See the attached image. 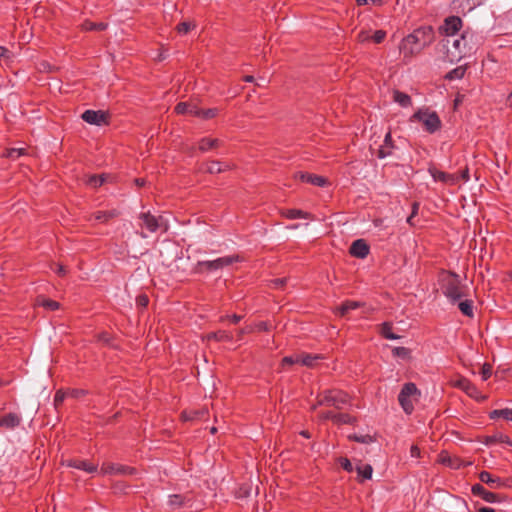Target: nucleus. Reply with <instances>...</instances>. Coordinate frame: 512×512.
Here are the masks:
<instances>
[{"label": "nucleus", "instance_id": "nucleus-1", "mask_svg": "<svg viewBox=\"0 0 512 512\" xmlns=\"http://www.w3.org/2000/svg\"><path fill=\"white\" fill-rule=\"evenodd\" d=\"M481 44V36L465 30L458 38H444L439 44V49L443 53V62L452 64L475 53Z\"/></svg>", "mask_w": 512, "mask_h": 512}, {"label": "nucleus", "instance_id": "nucleus-2", "mask_svg": "<svg viewBox=\"0 0 512 512\" xmlns=\"http://www.w3.org/2000/svg\"><path fill=\"white\" fill-rule=\"evenodd\" d=\"M435 32L432 26H421L402 39L399 45L400 53L405 61L411 60L423 49L432 44Z\"/></svg>", "mask_w": 512, "mask_h": 512}, {"label": "nucleus", "instance_id": "nucleus-3", "mask_svg": "<svg viewBox=\"0 0 512 512\" xmlns=\"http://www.w3.org/2000/svg\"><path fill=\"white\" fill-rule=\"evenodd\" d=\"M440 285L442 293L453 304L465 296L464 286L461 284L460 277L454 272L443 271L440 275Z\"/></svg>", "mask_w": 512, "mask_h": 512}, {"label": "nucleus", "instance_id": "nucleus-4", "mask_svg": "<svg viewBox=\"0 0 512 512\" xmlns=\"http://www.w3.org/2000/svg\"><path fill=\"white\" fill-rule=\"evenodd\" d=\"M350 401L351 398L346 392L337 389H328L318 394L317 403L313 405L312 409H316L318 406H328L340 410L346 405H349Z\"/></svg>", "mask_w": 512, "mask_h": 512}, {"label": "nucleus", "instance_id": "nucleus-5", "mask_svg": "<svg viewBox=\"0 0 512 512\" xmlns=\"http://www.w3.org/2000/svg\"><path fill=\"white\" fill-rule=\"evenodd\" d=\"M421 397V391L413 382L405 383L398 395V402L403 411L410 415L414 411L413 400L418 401Z\"/></svg>", "mask_w": 512, "mask_h": 512}, {"label": "nucleus", "instance_id": "nucleus-6", "mask_svg": "<svg viewBox=\"0 0 512 512\" xmlns=\"http://www.w3.org/2000/svg\"><path fill=\"white\" fill-rule=\"evenodd\" d=\"M240 260L238 255H229L219 257L215 260L198 261L194 270L196 273L213 272L219 269H223L229 265Z\"/></svg>", "mask_w": 512, "mask_h": 512}, {"label": "nucleus", "instance_id": "nucleus-7", "mask_svg": "<svg viewBox=\"0 0 512 512\" xmlns=\"http://www.w3.org/2000/svg\"><path fill=\"white\" fill-rule=\"evenodd\" d=\"M412 119L421 122L425 131L430 134L435 133L441 128V120L438 114L429 109H419L413 114Z\"/></svg>", "mask_w": 512, "mask_h": 512}, {"label": "nucleus", "instance_id": "nucleus-8", "mask_svg": "<svg viewBox=\"0 0 512 512\" xmlns=\"http://www.w3.org/2000/svg\"><path fill=\"white\" fill-rule=\"evenodd\" d=\"M81 118L88 124L103 126L109 124L108 112L102 110H86L83 112Z\"/></svg>", "mask_w": 512, "mask_h": 512}, {"label": "nucleus", "instance_id": "nucleus-9", "mask_svg": "<svg viewBox=\"0 0 512 512\" xmlns=\"http://www.w3.org/2000/svg\"><path fill=\"white\" fill-rule=\"evenodd\" d=\"M100 473L103 475H133L136 473V469L122 464L104 463Z\"/></svg>", "mask_w": 512, "mask_h": 512}, {"label": "nucleus", "instance_id": "nucleus-10", "mask_svg": "<svg viewBox=\"0 0 512 512\" xmlns=\"http://www.w3.org/2000/svg\"><path fill=\"white\" fill-rule=\"evenodd\" d=\"M471 493L474 496L480 497L484 501L488 503H496L500 501V495L490 492L485 487L479 483L472 485Z\"/></svg>", "mask_w": 512, "mask_h": 512}, {"label": "nucleus", "instance_id": "nucleus-11", "mask_svg": "<svg viewBox=\"0 0 512 512\" xmlns=\"http://www.w3.org/2000/svg\"><path fill=\"white\" fill-rule=\"evenodd\" d=\"M462 28V20L458 16H450L445 19L443 31L446 35L445 38H454L456 33Z\"/></svg>", "mask_w": 512, "mask_h": 512}, {"label": "nucleus", "instance_id": "nucleus-12", "mask_svg": "<svg viewBox=\"0 0 512 512\" xmlns=\"http://www.w3.org/2000/svg\"><path fill=\"white\" fill-rule=\"evenodd\" d=\"M479 480L482 483L488 485L491 489H500L502 487H506V481L501 479L500 477L492 475L488 471H481L478 475Z\"/></svg>", "mask_w": 512, "mask_h": 512}, {"label": "nucleus", "instance_id": "nucleus-13", "mask_svg": "<svg viewBox=\"0 0 512 512\" xmlns=\"http://www.w3.org/2000/svg\"><path fill=\"white\" fill-rule=\"evenodd\" d=\"M370 252V247L364 239L355 240L349 249V253L356 258L364 259Z\"/></svg>", "mask_w": 512, "mask_h": 512}, {"label": "nucleus", "instance_id": "nucleus-14", "mask_svg": "<svg viewBox=\"0 0 512 512\" xmlns=\"http://www.w3.org/2000/svg\"><path fill=\"white\" fill-rule=\"evenodd\" d=\"M64 464L68 467H72L75 469L83 470L87 473H94L98 470V465L94 464L90 461L83 459H69L64 462Z\"/></svg>", "mask_w": 512, "mask_h": 512}, {"label": "nucleus", "instance_id": "nucleus-15", "mask_svg": "<svg viewBox=\"0 0 512 512\" xmlns=\"http://www.w3.org/2000/svg\"><path fill=\"white\" fill-rule=\"evenodd\" d=\"M296 177L301 182L309 183V184L317 186V187H324L328 184L327 178L320 176V175L311 174L308 172H299V173H297Z\"/></svg>", "mask_w": 512, "mask_h": 512}, {"label": "nucleus", "instance_id": "nucleus-16", "mask_svg": "<svg viewBox=\"0 0 512 512\" xmlns=\"http://www.w3.org/2000/svg\"><path fill=\"white\" fill-rule=\"evenodd\" d=\"M439 461L443 465H446L452 469H459L461 467L471 465V462H464L461 458L457 456H451L447 452H442L440 454Z\"/></svg>", "mask_w": 512, "mask_h": 512}, {"label": "nucleus", "instance_id": "nucleus-17", "mask_svg": "<svg viewBox=\"0 0 512 512\" xmlns=\"http://www.w3.org/2000/svg\"><path fill=\"white\" fill-rule=\"evenodd\" d=\"M395 148L396 146L392 139L391 131H388L385 134L383 144L379 147L377 151V157L380 159H384L388 156H391Z\"/></svg>", "mask_w": 512, "mask_h": 512}, {"label": "nucleus", "instance_id": "nucleus-18", "mask_svg": "<svg viewBox=\"0 0 512 512\" xmlns=\"http://www.w3.org/2000/svg\"><path fill=\"white\" fill-rule=\"evenodd\" d=\"M140 219L142 220L146 229L151 233L156 232L161 226L162 217H156L150 212L141 213Z\"/></svg>", "mask_w": 512, "mask_h": 512}, {"label": "nucleus", "instance_id": "nucleus-19", "mask_svg": "<svg viewBox=\"0 0 512 512\" xmlns=\"http://www.w3.org/2000/svg\"><path fill=\"white\" fill-rule=\"evenodd\" d=\"M119 214L120 213H119V211L117 209H112V210H108V211H96V212L92 213L88 217V221H90V222L95 221V222H99V223H107L111 219L116 218L117 216H119Z\"/></svg>", "mask_w": 512, "mask_h": 512}, {"label": "nucleus", "instance_id": "nucleus-20", "mask_svg": "<svg viewBox=\"0 0 512 512\" xmlns=\"http://www.w3.org/2000/svg\"><path fill=\"white\" fill-rule=\"evenodd\" d=\"M205 171L210 174H219L232 169L228 163H223L217 160L209 161L205 164Z\"/></svg>", "mask_w": 512, "mask_h": 512}, {"label": "nucleus", "instance_id": "nucleus-21", "mask_svg": "<svg viewBox=\"0 0 512 512\" xmlns=\"http://www.w3.org/2000/svg\"><path fill=\"white\" fill-rule=\"evenodd\" d=\"M429 173L435 181H440L442 183L454 184L457 180L455 175L440 171L436 168H429Z\"/></svg>", "mask_w": 512, "mask_h": 512}, {"label": "nucleus", "instance_id": "nucleus-22", "mask_svg": "<svg viewBox=\"0 0 512 512\" xmlns=\"http://www.w3.org/2000/svg\"><path fill=\"white\" fill-rule=\"evenodd\" d=\"M182 418L185 421L205 420L208 418V410L206 408H201L198 410L183 411Z\"/></svg>", "mask_w": 512, "mask_h": 512}, {"label": "nucleus", "instance_id": "nucleus-23", "mask_svg": "<svg viewBox=\"0 0 512 512\" xmlns=\"http://www.w3.org/2000/svg\"><path fill=\"white\" fill-rule=\"evenodd\" d=\"M21 418L15 413H8L0 417V427L13 429L20 425Z\"/></svg>", "mask_w": 512, "mask_h": 512}, {"label": "nucleus", "instance_id": "nucleus-24", "mask_svg": "<svg viewBox=\"0 0 512 512\" xmlns=\"http://www.w3.org/2000/svg\"><path fill=\"white\" fill-rule=\"evenodd\" d=\"M221 141L217 138L204 137L200 139L198 148L201 152H207L221 145Z\"/></svg>", "mask_w": 512, "mask_h": 512}, {"label": "nucleus", "instance_id": "nucleus-25", "mask_svg": "<svg viewBox=\"0 0 512 512\" xmlns=\"http://www.w3.org/2000/svg\"><path fill=\"white\" fill-rule=\"evenodd\" d=\"M281 215L287 219H311V214L300 209H285Z\"/></svg>", "mask_w": 512, "mask_h": 512}, {"label": "nucleus", "instance_id": "nucleus-26", "mask_svg": "<svg viewBox=\"0 0 512 512\" xmlns=\"http://www.w3.org/2000/svg\"><path fill=\"white\" fill-rule=\"evenodd\" d=\"M206 338L207 340H215L218 342H229L233 340L232 334L226 330H219L208 333Z\"/></svg>", "mask_w": 512, "mask_h": 512}, {"label": "nucleus", "instance_id": "nucleus-27", "mask_svg": "<svg viewBox=\"0 0 512 512\" xmlns=\"http://www.w3.org/2000/svg\"><path fill=\"white\" fill-rule=\"evenodd\" d=\"M362 304L358 301L347 300L337 309V314L341 317L346 316L350 311L361 307Z\"/></svg>", "mask_w": 512, "mask_h": 512}, {"label": "nucleus", "instance_id": "nucleus-28", "mask_svg": "<svg viewBox=\"0 0 512 512\" xmlns=\"http://www.w3.org/2000/svg\"><path fill=\"white\" fill-rule=\"evenodd\" d=\"M174 111L180 115L189 114L195 116V111L199 112V108L197 106L190 105L186 102H179L175 106Z\"/></svg>", "mask_w": 512, "mask_h": 512}, {"label": "nucleus", "instance_id": "nucleus-29", "mask_svg": "<svg viewBox=\"0 0 512 512\" xmlns=\"http://www.w3.org/2000/svg\"><path fill=\"white\" fill-rule=\"evenodd\" d=\"M393 100L398 103L401 107H410L412 105V99L411 97L399 90H395L393 92Z\"/></svg>", "mask_w": 512, "mask_h": 512}, {"label": "nucleus", "instance_id": "nucleus-30", "mask_svg": "<svg viewBox=\"0 0 512 512\" xmlns=\"http://www.w3.org/2000/svg\"><path fill=\"white\" fill-rule=\"evenodd\" d=\"M356 471L358 474V477L360 478L359 481L363 482L364 480H369L372 477L373 468L370 464H360L357 465Z\"/></svg>", "mask_w": 512, "mask_h": 512}, {"label": "nucleus", "instance_id": "nucleus-31", "mask_svg": "<svg viewBox=\"0 0 512 512\" xmlns=\"http://www.w3.org/2000/svg\"><path fill=\"white\" fill-rule=\"evenodd\" d=\"M108 27L107 23L104 22H92L90 20H85L81 24V29L84 31H103Z\"/></svg>", "mask_w": 512, "mask_h": 512}, {"label": "nucleus", "instance_id": "nucleus-32", "mask_svg": "<svg viewBox=\"0 0 512 512\" xmlns=\"http://www.w3.org/2000/svg\"><path fill=\"white\" fill-rule=\"evenodd\" d=\"M36 303L49 311H55L60 307L59 302L41 296L37 298Z\"/></svg>", "mask_w": 512, "mask_h": 512}, {"label": "nucleus", "instance_id": "nucleus-33", "mask_svg": "<svg viewBox=\"0 0 512 512\" xmlns=\"http://www.w3.org/2000/svg\"><path fill=\"white\" fill-rule=\"evenodd\" d=\"M457 385L471 397H474L478 392L476 386L465 378L460 379Z\"/></svg>", "mask_w": 512, "mask_h": 512}, {"label": "nucleus", "instance_id": "nucleus-34", "mask_svg": "<svg viewBox=\"0 0 512 512\" xmlns=\"http://www.w3.org/2000/svg\"><path fill=\"white\" fill-rule=\"evenodd\" d=\"M491 419L503 418L505 420L512 421V409H496L489 413Z\"/></svg>", "mask_w": 512, "mask_h": 512}, {"label": "nucleus", "instance_id": "nucleus-35", "mask_svg": "<svg viewBox=\"0 0 512 512\" xmlns=\"http://www.w3.org/2000/svg\"><path fill=\"white\" fill-rule=\"evenodd\" d=\"M458 308L462 312L463 315H465L469 318H473L474 308H473L472 300H464V301L459 302Z\"/></svg>", "mask_w": 512, "mask_h": 512}, {"label": "nucleus", "instance_id": "nucleus-36", "mask_svg": "<svg viewBox=\"0 0 512 512\" xmlns=\"http://www.w3.org/2000/svg\"><path fill=\"white\" fill-rule=\"evenodd\" d=\"M357 422L356 417L348 414V413H336L335 424H351L354 425Z\"/></svg>", "mask_w": 512, "mask_h": 512}, {"label": "nucleus", "instance_id": "nucleus-37", "mask_svg": "<svg viewBox=\"0 0 512 512\" xmlns=\"http://www.w3.org/2000/svg\"><path fill=\"white\" fill-rule=\"evenodd\" d=\"M465 72H466V67L465 66H458L454 69H452L451 71H449L445 78L447 80H456V79H462L465 75Z\"/></svg>", "mask_w": 512, "mask_h": 512}, {"label": "nucleus", "instance_id": "nucleus-38", "mask_svg": "<svg viewBox=\"0 0 512 512\" xmlns=\"http://www.w3.org/2000/svg\"><path fill=\"white\" fill-rule=\"evenodd\" d=\"M105 182L104 175H89L85 180L86 185L92 188H98Z\"/></svg>", "mask_w": 512, "mask_h": 512}, {"label": "nucleus", "instance_id": "nucleus-39", "mask_svg": "<svg viewBox=\"0 0 512 512\" xmlns=\"http://www.w3.org/2000/svg\"><path fill=\"white\" fill-rule=\"evenodd\" d=\"M381 335L385 339L396 340L399 339V335H396L392 332V324L389 322H384L381 326Z\"/></svg>", "mask_w": 512, "mask_h": 512}, {"label": "nucleus", "instance_id": "nucleus-40", "mask_svg": "<svg viewBox=\"0 0 512 512\" xmlns=\"http://www.w3.org/2000/svg\"><path fill=\"white\" fill-rule=\"evenodd\" d=\"M348 439L355 441V442L363 443V444H370V443L375 442V438L369 434L363 435V434L355 433V434L349 435Z\"/></svg>", "mask_w": 512, "mask_h": 512}, {"label": "nucleus", "instance_id": "nucleus-41", "mask_svg": "<svg viewBox=\"0 0 512 512\" xmlns=\"http://www.w3.org/2000/svg\"><path fill=\"white\" fill-rule=\"evenodd\" d=\"M184 504V497L178 494H173L168 497V505L172 510L182 507Z\"/></svg>", "mask_w": 512, "mask_h": 512}, {"label": "nucleus", "instance_id": "nucleus-42", "mask_svg": "<svg viewBox=\"0 0 512 512\" xmlns=\"http://www.w3.org/2000/svg\"><path fill=\"white\" fill-rule=\"evenodd\" d=\"M218 109L217 108H209V109H201L199 108V112L195 111V116L203 119H211L217 116Z\"/></svg>", "mask_w": 512, "mask_h": 512}, {"label": "nucleus", "instance_id": "nucleus-43", "mask_svg": "<svg viewBox=\"0 0 512 512\" xmlns=\"http://www.w3.org/2000/svg\"><path fill=\"white\" fill-rule=\"evenodd\" d=\"M23 154H24L23 148H9V149H5L4 152L0 156L5 157V158H10V159H17Z\"/></svg>", "mask_w": 512, "mask_h": 512}, {"label": "nucleus", "instance_id": "nucleus-44", "mask_svg": "<svg viewBox=\"0 0 512 512\" xmlns=\"http://www.w3.org/2000/svg\"><path fill=\"white\" fill-rule=\"evenodd\" d=\"M320 357L318 355H311V354H301V365L307 366V367H314L316 361Z\"/></svg>", "mask_w": 512, "mask_h": 512}, {"label": "nucleus", "instance_id": "nucleus-45", "mask_svg": "<svg viewBox=\"0 0 512 512\" xmlns=\"http://www.w3.org/2000/svg\"><path fill=\"white\" fill-rule=\"evenodd\" d=\"M97 341L107 346L114 347L113 336L108 332H101L97 334Z\"/></svg>", "mask_w": 512, "mask_h": 512}, {"label": "nucleus", "instance_id": "nucleus-46", "mask_svg": "<svg viewBox=\"0 0 512 512\" xmlns=\"http://www.w3.org/2000/svg\"><path fill=\"white\" fill-rule=\"evenodd\" d=\"M195 25L192 22L184 21L176 26V30L181 35H186Z\"/></svg>", "mask_w": 512, "mask_h": 512}, {"label": "nucleus", "instance_id": "nucleus-47", "mask_svg": "<svg viewBox=\"0 0 512 512\" xmlns=\"http://www.w3.org/2000/svg\"><path fill=\"white\" fill-rule=\"evenodd\" d=\"M392 354L395 357L407 359L410 357V350L406 347H395L392 350Z\"/></svg>", "mask_w": 512, "mask_h": 512}, {"label": "nucleus", "instance_id": "nucleus-48", "mask_svg": "<svg viewBox=\"0 0 512 512\" xmlns=\"http://www.w3.org/2000/svg\"><path fill=\"white\" fill-rule=\"evenodd\" d=\"M282 366L293 365V364H301V354L300 355H291L285 356L281 362Z\"/></svg>", "mask_w": 512, "mask_h": 512}, {"label": "nucleus", "instance_id": "nucleus-49", "mask_svg": "<svg viewBox=\"0 0 512 512\" xmlns=\"http://www.w3.org/2000/svg\"><path fill=\"white\" fill-rule=\"evenodd\" d=\"M66 397H68L67 392H64L62 390H57L55 395H54V406H55V408L60 407L62 405V403L64 402Z\"/></svg>", "mask_w": 512, "mask_h": 512}, {"label": "nucleus", "instance_id": "nucleus-50", "mask_svg": "<svg viewBox=\"0 0 512 512\" xmlns=\"http://www.w3.org/2000/svg\"><path fill=\"white\" fill-rule=\"evenodd\" d=\"M0 59H4L6 62H11L13 54L8 48L0 46Z\"/></svg>", "mask_w": 512, "mask_h": 512}, {"label": "nucleus", "instance_id": "nucleus-51", "mask_svg": "<svg viewBox=\"0 0 512 512\" xmlns=\"http://www.w3.org/2000/svg\"><path fill=\"white\" fill-rule=\"evenodd\" d=\"M386 38V32L384 30H376L372 35L371 39L374 43H382Z\"/></svg>", "mask_w": 512, "mask_h": 512}, {"label": "nucleus", "instance_id": "nucleus-52", "mask_svg": "<svg viewBox=\"0 0 512 512\" xmlns=\"http://www.w3.org/2000/svg\"><path fill=\"white\" fill-rule=\"evenodd\" d=\"M67 394H68V397L78 399V398L85 396L87 394V391L83 390V389H69L67 391Z\"/></svg>", "mask_w": 512, "mask_h": 512}, {"label": "nucleus", "instance_id": "nucleus-53", "mask_svg": "<svg viewBox=\"0 0 512 512\" xmlns=\"http://www.w3.org/2000/svg\"><path fill=\"white\" fill-rule=\"evenodd\" d=\"M339 463H340L341 467H342L345 471H347V472H349V473L353 471V465H352L351 461H350L348 458H346V457H341V458L339 459Z\"/></svg>", "mask_w": 512, "mask_h": 512}, {"label": "nucleus", "instance_id": "nucleus-54", "mask_svg": "<svg viewBox=\"0 0 512 512\" xmlns=\"http://www.w3.org/2000/svg\"><path fill=\"white\" fill-rule=\"evenodd\" d=\"M148 303H149V298H148V296H147V295H145V294H141V295L137 296V298H136V304H137L139 307H143V308H145V307H147Z\"/></svg>", "mask_w": 512, "mask_h": 512}, {"label": "nucleus", "instance_id": "nucleus-55", "mask_svg": "<svg viewBox=\"0 0 512 512\" xmlns=\"http://www.w3.org/2000/svg\"><path fill=\"white\" fill-rule=\"evenodd\" d=\"M492 373L491 366L488 364H484L481 370L482 380L486 381Z\"/></svg>", "mask_w": 512, "mask_h": 512}, {"label": "nucleus", "instance_id": "nucleus-56", "mask_svg": "<svg viewBox=\"0 0 512 512\" xmlns=\"http://www.w3.org/2000/svg\"><path fill=\"white\" fill-rule=\"evenodd\" d=\"M335 417H336V413H334L332 411L322 412L320 414V418L322 420H332L333 423L335 422Z\"/></svg>", "mask_w": 512, "mask_h": 512}, {"label": "nucleus", "instance_id": "nucleus-57", "mask_svg": "<svg viewBox=\"0 0 512 512\" xmlns=\"http://www.w3.org/2000/svg\"><path fill=\"white\" fill-rule=\"evenodd\" d=\"M287 282L286 278H277L271 281V285L275 288H281Z\"/></svg>", "mask_w": 512, "mask_h": 512}, {"label": "nucleus", "instance_id": "nucleus-58", "mask_svg": "<svg viewBox=\"0 0 512 512\" xmlns=\"http://www.w3.org/2000/svg\"><path fill=\"white\" fill-rule=\"evenodd\" d=\"M418 209H419V204L417 202H414L413 205H412V213L407 218V222L408 223H411L412 218L418 213Z\"/></svg>", "mask_w": 512, "mask_h": 512}, {"label": "nucleus", "instance_id": "nucleus-59", "mask_svg": "<svg viewBox=\"0 0 512 512\" xmlns=\"http://www.w3.org/2000/svg\"><path fill=\"white\" fill-rule=\"evenodd\" d=\"M410 455L413 458L420 457V449L418 448V446H416V445H412L411 446V448H410Z\"/></svg>", "mask_w": 512, "mask_h": 512}, {"label": "nucleus", "instance_id": "nucleus-60", "mask_svg": "<svg viewBox=\"0 0 512 512\" xmlns=\"http://www.w3.org/2000/svg\"><path fill=\"white\" fill-rule=\"evenodd\" d=\"M256 328L259 330V331H268L269 330V324L267 322H259L257 325H256Z\"/></svg>", "mask_w": 512, "mask_h": 512}, {"label": "nucleus", "instance_id": "nucleus-61", "mask_svg": "<svg viewBox=\"0 0 512 512\" xmlns=\"http://www.w3.org/2000/svg\"><path fill=\"white\" fill-rule=\"evenodd\" d=\"M226 318H229L232 323L237 324L238 322L241 321L242 316L241 315H237V314H233L232 316H226Z\"/></svg>", "mask_w": 512, "mask_h": 512}, {"label": "nucleus", "instance_id": "nucleus-62", "mask_svg": "<svg viewBox=\"0 0 512 512\" xmlns=\"http://www.w3.org/2000/svg\"><path fill=\"white\" fill-rule=\"evenodd\" d=\"M56 273L60 276H65L66 273H67V270L66 268L63 266V265H58L57 266V270H56Z\"/></svg>", "mask_w": 512, "mask_h": 512}, {"label": "nucleus", "instance_id": "nucleus-63", "mask_svg": "<svg viewBox=\"0 0 512 512\" xmlns=\"http://www.w3.org/2000/svg\"><path fill=\"white\" fill-rule=\"evenodd\" d=\"M252 330L253 329L251 327H246V328L240 329L238 332V335L241 338L245 333H250V332H252Z\"/></svg>", "mask_w": 512, "mask_h": 512}, {"label": "nucleus", "instance_id": "nucleus-64", "mask_svg": "<svg viewBox=\"0 0 512 512\" xmlns=\"http://www.w3.org/2000/svg\"><path fill=\"white\" fill-rule=\"evenodd\" d=\"M478 512H496L495 509L491 507H481Z\"/></svg>", "mask_w": 512, "mask_h": 512}]
</instances>
